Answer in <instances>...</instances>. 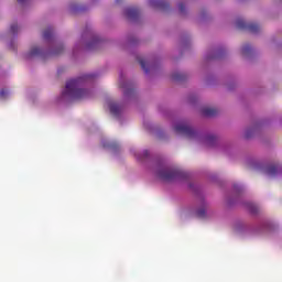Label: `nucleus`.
Segmentation results:
<instances>
[{
    "label": "nucleus",
    "mask_w": 282,
    "mask_h": 282,
    "mask_svg": "<svg viewBox=\"0 0 282 282\" xmlns=\"http://www.w3.org/2000/svg\"><path fill=\"white\" fill-rule=\"evenodd\" d=\"M221 56H224V50H218L216 51V53L213 56H209L208 58H221Z\"/></svg>",
    "instance_id": "obj_19"
},
{
    "label": "nucleus",
    "mask_w": 282,
    "mask_h": 282,
    "mask_svg": "<svg viewBox=\"0 0 282 282\" xmlns=\"http://www.w3.org/2000/svg\"><path fill=\"white\" fill-rule=\"evenodd\" d=\"M96 78L94 74L83 75L76 79H70L66 83V89L63 91L62 96H68L72 100H85L86 98H91V91L83 89V83Z\"/></svg>",
    "instance_id": "obj_1"
},
{
    "label": "nucleus",
    "mask_w": 282,
    "mask_h": 282,
    "mask_svg": "<svg viewBox=\"0 0 282 282\" xmlns=\"http://www.w3.org/2000/svg\"><path fill=\"white\" fill-rule=\"evenodd\" d=\"M158 177L163 182H173V180H185L186 172L180 169H171L161 166L158 170Z\"/></svg>",
    "instance_id": "obj_2"
},
{
    "label": "nucleus",
    "mask_w": 282,
    "mask_h": 282,
    "mask_svg": "<svg viewBox=\"0 0 282 282\" xmlns=\"http://www.w3.org/2000/svg\"><path fill=\"white\" fill-rule=\"evenodd\" d=\"M196 215L200 219H204V217H206V204H204V206L196 212Z\"/></svg>",
    "instance_id": "obj_17"
},
{
    "label": "nucleus",
    "mask_w": 282,
    "mask_h": 282,
    "mask_svg": "<svg viewBox=\"0 0 282 282\" xmlns=\"http://www.w3.org/2000/svg\"><path fill=\"white\" fill-rule=\"evenodd\" d=\"M11 34H17L19 32V25L18 24H12L10 28Z\"/></svg>",
    "instance_id": "obj_20"
},
{
    "label": "nucleus",
    "mask_w": 282,
    "mask_h": 282,
    "mask_svg": "<svg viewBox=\"0 0 282 282\" xmlns=\"http://www.w3.org/2000/svg\"><path fill=\"white\" fill-rule=\"evenodd\" d=\"M267 175H270L271 177H274L276 173H279V165L276 164H271L265 169Z\"/></svg>",
    "instance_id": "obj_9"
},
{
    "label": "nucleus",
    "mask_w": 282,
    "mask_h": 282,
    "mask_svg": "<svg viewBox=\"0 0 282 282\" xmlns=\"http://www.w3.org/2000/svg\"><path fill=\"white\" fill-rule=\"evenodd\" d=\"M137 159H138V160H142V156L138 155Z\"/></svg>",
    "instance_id": "obj_27"
},
{
    "label": "nucleus",
    "mask_w": 282,
    "mask_h": 282,
    "mask_svg": "<svg viewBox=\"0 0 282 282\" xmlns=\"http://www.w3.org/2000/svg\"><path fill=\"white\" fill-rule=\"evenodd\" d=\"M206 147H215L217 144V137L209 134L205 138Z\"/></svg>",
    "instance_id": "obj_10"
},
{
    "label": "nucleus",
    "mask_w": 282,
    "mask_h": 282,
    "mask_svg": "<svg viewBox=\"0 0 282 282\" xmlns=\"http://www.w3.org/2000/svg\"><path fill=\"white\" fill-rule=\"evenodd\" d=\"M139 65H141V68L143 69V72H145V74H149V72L151 70V66H147V62L142 58H139Z\"/></svg>",
    "instance_id": "obj_15"
},
{
    "label": "nucleus",
    "mask_w": 282,
    "mask_h": 282,
    "mask_svg": "<svg viewBox=\"0 0 282 282\" xmlns=\"http://www.w3.org/2000/svg\"><path fill=\"white\" fill-rule=\"evenodd\" d=\"M54 36V30L52 28H47L43 32V39L44 41H50Z\"/></svg>",
    "instance_id": "obj_11"
},
{
    "label": "nucleus",
    "mask_w": 282,
    "mask_h": 282,
    "mask_svg": "<svg viewBox=\"0 0 282 282\" xmlns=\"http://www.w3.org/2000/svg\"><path fill=\"white\" fill-rule=\"evenodd\" d=\"M143 158H149V152L147 150L143 151Z\"/></svg>",
    "instance_id": "obj_24"
},
{
    "label": "nucleus",
    "mask_w": 282,
    "mask_h": 282,
    "mask_svg": "<svg viewBox=\"0 0 282 282\" xmlns=\"http://www.w3.org/2000/svg\"><path fill=\"white\" fill-rule=\"evenodd\" d=\"M110 113L115 117L120 116V113H122V106L118 104H110Z\"/></svg>",
    "instance_id": "obj_8"
},
{
    "label": "nucleus",
    "mask_w": 282,
    "mask_h": 282,
    "mask_svg": "<svg viewBox=\"0 0 282 282\" xmlns=\"http://www.w3.org/2000/svg\"><path fill=\"white\" fill-rule=\"evenodd\" d=\"M42 51L39 47H33L31 48V51L29 52V54H26V58H32L34 56H41Z\"/></svg>",
    "instance_id": "obj_12"
},
{
    "label": "nucleus",
    "mask_w": 282,
    "mask_h": 282,
    "mask_svg": "<svg viewBox=\"0 0 282 282\" xmlns=\"http://www.w3.org/2000/svg\"><path fill=\"white\" fill-rule=\"evenodd\" d=\"M64 50L63 45H58L55 50L48 53V56H58V54H63Z\"/></svg>",
    "instance_id": "obj_14"
},
{
    "label": "nucleus",
    "mask_w": 282,
    "mask_h": 282,
    "mask_svg": "<svg viewBox=\"0 0 282 282\" xmlns=\"http://www.w3.org/2000/svg\"><path fill=\"white\" fill-rule=\"evenodd\" d=\"M126 17L129 21H135L140 17V9L130 7L126 9Z\"/></svg>",
    "instance_id": "obj_5"
},
{
    "label": "nucleus",
    "mask_w": 282,
    "mask_h": 282,
    "mask_svg": "<svg viewBox=\"0 0 282 282\" xmlns=\"http://www.w3.org/2000/svg\"><path fill=\"white\" fill-rule=\"evenodd\" d=\"M200 112H202V116H204L205 118H213L217 116V113H219L217 108H208V107L203 108Z\"/></svg>",
    "instance_id": "obj_7"
},
{
    "label": "nucleus",
    "mask_w": 282,
    "mask_h": 282,
    "mask_svg": "<svg viewBox=\"0 0 282 282\" xmlns=\"http://www.w3.org/2000/svg\"><path fill=\"white\" fill-rule=\"evenodd\" d=\"M236 28L238 30H248V32H251V34H257L259 30H261V26L254 22L247 23L243 19H238L236 21Z\"/></svg>",
    "instance_id": "obj_4"
},
{
    "label": "nucleus",
    "mask_w": 282,
    "mask_h": 282,
    "mask_svg": "<svg viewBox=\"0 0 282 282\" xmlns=\"http://www.w3.org/2000/svg\"><path fill=\"white\" fill-rule=\"evenodd\" d=\"M172 80L175 83H181L182 80H186V75L183 73H174L172 75Z\"/></svg>",
    "instance_id": "obj_13"
},
{
    "label": "nucleus",
    "mask_w": 282,
    "mask_h": 282,
    "mask_svg": "<svg viewBox=\"0 0 282 282\" xmlns=\"http://www.w3.org/2000/svg\"><path fill=\"white\" fill-rule=\"evenodd\" d=\"M94 43H96V42H91L88 44V50H91V45H94Z\"/></svg>",
    "instance_id": "obj_25"
},
{
    "label": "nucleus",
    "mask_w": 282,
    "mask_h": 282,
    "mask_svg": "<svg viewBox=\"0 0 282 282\" xmlns=\"http://www.w3.org/2000/svg\"><path fill=\"white\" fill-rule=\"evenodd\" d=\"M241 52L243 56H248L252 52V46L246 44L245 46H242Z\"/></svg>",
    "instance_id": "obj_18"
},
{
    "label": "nucleus",
    "mask_w": 282,
    "mask_h": 282,
    "mask_svg": "<svg viewBox=\"0 0 282 282\" xmlns=\"http://www.w3.org/2000/svg\"><path fill=\"white\" fill-rule=\"evenodd\" d=\"M178 10H180L181 14H184V12H186V7L184 6V3L181 2L178 4Z\"/></svg>",
    "instance_id": "obj_21"
},
{
    "label": "nucleus",
    "mask_w": 282,
    "mask_h": 282,
    "mask_svg": "<svg viewBox=\"0 0 282 282\" xmlns=\"http://www.w3.org/2000/svg\"><path fill=\"white\" fill-rule=\"evenodd\" d=\"M175 133H178L180 135H185V138L193 139L197 135V131L191 128L187 123H177L174 127Z\"/></svg>",
    "instance_id": "obj_3"
},
{
    "label": "nucleus",
    "mask_w": 282,
    "mask_h": 282,
    "mask_svg": "<svg viewBox=\"0 0 282 282\" xmlns=\"http://www.w3.org/2000/svg\"><path fill=\"white\" fill-rule=\"evenodd\" d=\"M28 0H18V3H25Z\"/></svg>",
    "instance_id": "obj_26"
},
{
    "label": "nucleus",
    "mask_w": 282,
    "mask_h": 282,
    "mask_svg": "<svg viewBox=\"0 0 282 282\" xmlns=\"http://www.w3.org/2000/svg\"><path fill=\"white\" fill-rule=\"evenodd\" d=\"M245 138H252V130H247L245 133Z\"/></svg>",
    "instance_id": "obj_22"
},
{
    "label": "nucleus",
    "mask_w": 282,
    "mask_h": 282,
    "mask_svg": "<svg viewBox=\"0 0 282 282\" xmlns=\"http://www.w3.org/2000/svg\"><path fill=\"white\" fill-rule=\"evenodd\" d=\"M6 96H8V91H6V90H1L0 91V98H6Z\"/></svg>",
    "instance_id": "obj_23"
},
{
    "label": "nucleus",
    "mask_w": 282,
    "mask_h": 282,
    "mask_svg": "<svg viewBox=\"0 0 282 282\" xmlns=\"http://www.w3.org/2000/svg\"><path fill=\"white\" fill-rule=\"evenodd\" d=\"M151 8H158L159 10H166L169 8V2L164 0H150Z\"/></svg>",
    "instance_id": "obj_6"
},
{
    "label": "nucleus",
    "mask_w": 282,
    "mask_h": 282,
    "mask_svg": "<svg viewBox=\"0 0 282 282\" xmlns=\"http://www.w3.org/2000/svg\"><path fill=\"white\" fill-rule=\"evenodd\" d=\"M120 1H122V0H116V3H120Z\"/></svg>",
    "instance_id": "obj_28"
},
{
    "label": "nucleus",
    "mask_w": 282,
    "mask_h": 282,
    "mask_svg": "<svg viewBox=\"0 0 282 282\" xmlns=\"http://www.w3.org/2000/svg\"><path fill=\"white\" fill-rule=\"evenodd\" d=\"M121 89H124L123 94L124 96H129V94L133 93V89L129 88V84H122L120 83Z\"/></svg>",
    "instance_id": "obj_16"
}]
</instances>
